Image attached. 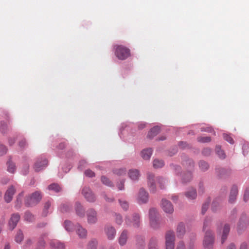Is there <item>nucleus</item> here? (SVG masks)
Instances as JSON below:
<instances>
[{
	"mask_svg": "<svg viewBox=\"0 0 249 249\" xmlns=\"http://www.w3.org/2000/svg\"><path fill=\"white\" fill-rule=\"evenodd\" d=\"M114 48L115 54L119 59L124 60L130 54L129 49L122 45L114 46Z\"/></svg>",
	"mask_w": 249,
	"mask_h": 249,
	"instance_id": "f257e3e1",
	"label": "nucleus"
},
{
	"mask_svg": "<svg viewBox=\"0 0 249 249\" xmlns=\"http://www.w3.org/2000/svg\"><path fill=\"white\" fill-rule=\"evenodd\" d=\"M42 199V195L39 191H36L26 199L25 204L28 206H33L37 204Z\"/></svg>",
	"mask_w": 249,
	"mask_h": 249,
	"instance_id": "f03ea898",
	"label": "nucleus"
},
{
	"mask_svg": "<svg viewBox=\"0 0 249 249\" xmlns=\"http://www.w3.org/2000/svg\"><path fill=\"white\" fill-rule=\"evenodd\" d=\"M48 165V161L44 157L37 158L34 164V169L35 171L39 172L44 169Z\"/></svg>",
	"mask_w": 249,
	"mask_h": 249,
	"instance_id": "7ed1b4c3",
	"label": "nucleus"
},
{
	"mask_svg": "<svg viewBox=\"0 0 249 249\" xmlns=\"http://www.w3.org/2000/svg\"><path fill=\"white\" fill-rule=\"evenodd\" d=\"M87 222L90 225L96 224L98 221L97 213L93 208L89 209L86 212Z\"/></svg>",
	"mask_w": 249,
	"mask_h": 249,
	"instance_id": "20e7f679",
	"label": "nucleus"
},
{
	"mask_svg": "<svg viewBox=\"0 0 249 249\" xmlns=\"http://www.w3.org/2000/svg\"><path fill=\"white\" fill-rule=\"evenodd\" d=\"M158 212L156 209L152 208L149 210L150 224L153 228L158 227L159 222L157 218Z\"/></svg>",
	"mask_w": 249,
	"mask_h": 249,
	"instance_id": "39448f33",
	"label": "nucleus"
},
{
	"mask_svg": "<svg viewBox=\"0 0 249 249\" xmlns=\"http://www.w3.org/2000/svg\"><path fill=\"white\" fill-rule=\"evenodd\" d=\"M149 199V195L148 192L142 188L140 189L137 196V201L139 204H143L147 203Z\"/></svg>",
	"mask_w": 249,
	"mask_h": 249,
	"instance_id": "423d86ee",
	"label": "nucleus"
},
{
	"mask_svg": "<svg viewBox=\"0 0 249 249\" xmlns=\"http://www.w3.org/2000/svg\"><path fill=\"white\" fill-rule=\"evenodd\" d=\"M175 234L173 231H169L165 235L166 249H174Z\"/></svg>",
	"mask_w": 249,
	"mask_h": 249,
	"instance_id": "0eeeda50",
	"label": "nucleus"
},
{
	"mask_svg": "<svg viewBox=\"0 0 249 249\" xmlns=\"http://www.w3.org/2000/svg\"><path fill=\"white\" fill-rule=\"evenodd\" d=\"M214 241V237L211 231H206L203 241V245L205 248H211Z\"/></svg>",
	"mask_w": 249,
	"mask_h": 249,
	"instance_id": "6e6552de",
	"label": "nucleus"
},
{
	"mask_svg": "<svg viewBox=\"0 0 249 249\" xmlns=\"http://www.w3.org/2000/svg\"><path fill=\"white\" fill-rule=\"evenodd\" d=\"M147 185L150 192L151 193H155L156 192V186L153 173L148 172L147 173Z\"/></svg>",
	"mask_w": 249,
	"mask_h": 249,
	"instance_id": "1a4fd4ad",
	"label": "nucleus"
},
{
	"mask_svg": "<svg viewBox=\"0 0 249 249\" xmlns=\"http://www.w3.org/2000/svg\"><path fill=\"white\" fill-rule=\"evenodd\" d=\"M82 194L88 202H94L95 201L96 197L89 187H84L82 190Z\"/></svg>",
	"mask_w": 249,
	"mask_h": 249,
	"instance_id": "9d476101",
	"label": "nucleus"
},
{
	"mask_svg": "<svg viewBox=\"0 0 249 249\" xmlns=\"http://www.w3.org/2000/svg\"><path fill=\"white\" fill-rule=\"evenodd\" d=\"M249 226V220L247 219V215L243 213L241 215L237 224V230L238 231L246 229Z\"/></svg>",
	"mask_w": 249,
	"mask_h": 249,
	"instance_id": "9b49d317",
	"label": "nucleus"
},
{
	"mask_svg": "<svg viewBox=\"0 0 249 249\" xmlns=\"http://www.w3.org/2000/svg\"><path fill=\"white\" fill-rule=\"evenodd\" d=\"M161 207L162 210L166 213L171 214L174 212V207L172 203L166 199L161 200Z\"/></svg>",
	"mask_w": 249,
	"mask_h": 249,
	"instance_id": "f8f14e48",
	"label": "nucleus"
},
{
	"mask_svg": "<svg viewBox=\"0 0 249 249\" xmlns=\"http://www.w3.org/2000/svg\"><path fill=\"white\" fill-rule=\"evenodd\" d=\"M184 196L189 201L196 199L197 197V192L196 189L191 187L189 188L184 193Z\"/></svg>",
	"mask_w": 249,
	"mask_h": 249,
	"instance_id": "ddd939ff",
	"label": "nucleus"
},
{
	"mask_svg": "<svg viewBox=\"0 0 249 249\" xmlns=\"http://www.w3.org/2000/svg\"><path fill=\"white\" fill-rule=\"evenodd\" d=\"M128 176L129 178L133 182L138 181L141 174L140 171L137 169H130L128 172Z\"/></svg>",
	"mask_w": 249,
	"mask_h": 249,
	"instance_id": "4468645a",
	"label": "nucleus"
},
{
	"mask_svg": "<svg viewBox=\"0 0 249 249\" xmlns=\"http://www.w3.org/2000/svg\"><path fill=\"white\" fill-rule=\"evenodd\" d=\"M75 211L76 214L80 218H84L85 215V210L82 204L79 202H76L74 206Z\"/></svg>",
	"mask_w": 249,
	"mask_h": 249,
	"instance_id": "2eb2a0df",
	"label": "nucleus"
},
{
	"mask_svg": "<svg viewBox=\"0 0 249 249\" xmlns=\"http://www.w3.org/2000/svg\"><path fill=\"white\" fill-rule=\"evenodd\" d=\"M105 232L109 240H113L116 235V230L114 227L111 226H107L105 228Z\"/></svg>",
	"mask_w": 249,
	"mask_h": 249,
	"instance_id": "dca6fc26",
	"label": "nucleus"
},
{
	"mask_svg": "<svg viewBox=\"0 0 249 249\" xmlns=\"http://www.w3.org/2000/svg\"><path fill=\"white\" fill-rule=\"evenodd\" d=\"M20 219V216L18 213H14L11 215L9 221V228L13 230L17 226Z\"/></svg>",
	"mask_w": 249,
	"mask_h": 249,
	"instance_id": "f3484780",
	"label": "nucleus"
},
{
	"mask_svg": "<svg viewBox=\"0 0 249 249\" xmlns=\"http://www.w3.org/2000/svg\"><path fill=\"white\" fill-rule=\"evenodd\" d=\"M15 193V189L13 186L10 187L5 192L4 195V199L7 203L10 202L13 198V196Z\"/></svg>",
	"mask_w": 249,
	"mask_h": 249,
	"instance_id": "a211bd4d",
	"label": "nucleus"
},
{
	"mask_svg": "<svg viewBox=\"0 0 249 249\" xmlns=\"http://www.w3.org/2000/svg\"><path fill=\"white\" fill-rule=\"evenodd\" d=\"M230 230V226L228 224H225L222 229V235L221 238V244H223L226 240Z\"/></svg>",
	"mask_w": 249,
	"mask_h": 249,
	"instance_id": "6ab92c4d",
	"label": "nucleus"
},
{
	"mask_svg": "<svg viewBox=\"0 0 249 249\" xmlns=\"http://www.w3.org/2000/svg\"><path fill=\"white\" fill-rule=\"evenodd\" d=\"M76 232L81 238H85L87 235V231L80 225H77L76 228Z\"/></svg>",
	"mask_w": 249,
	"mask_h": 249,
	"instance_id": "aec40b11",
	"label": "nucleus"
},
{
	"mask_svg": "<svg viewBox=\"0 0 249 249\" xmlns=\"http://www.w3.org/2000/svg\"><path fill=\"white\" fill-rule=\"evenodd\" d=\"M238 194V189L237 187L236 186H233L231 188L230 192V198H229V202L230 203H233L236 198Z\"/></svg>",
	"mask_w": 249,
	"mask_h": 249,
	"instance_id": "412c9836",
	"label": "nucleus"
},
{
	"mask_svg": "<svg viewBox=\"0 0 249 249\" xmlns=\"http://www.w3.org/2000/svg\"><path fill=\"white\" fill-rule=\"evenodd\" d=\"M50 246L55 249H65V245L57 240H53L50 242Z\"/></svg>",
	"mask_w": 249,
	"mask_h": 249,
	"instance_id": "4be33fe9",
	"label": "nucleus"
},
{
	"mask_svg": "<svg viewBox=\"0 0 249 249\" xmlns=\"http://www.w3.org/2000/svg\"><path fill=\"white\" fill-rule=\"evenodd\" d=\"M185 232V225L183 223H180L177 228V233L178 237L181 238Z\"/></svg>",
	"mask_w": 249,
	"mask_h": 249,
	"instance_id": "5701e85b",
	"label": "nucleus"
},
{
	"mask_svg": "<svg viewBox=\"0 0 249 249\" xmlns=\"http://www.w3.org/2000/svg\"><path fill=\"white\" fill-rule=\"evenodd\" d=\"M127 240V232L124 230L119 238V243L121 246L124 245Z\"/></svg>",
	"mask_w": 249,
	"mask_h": 249,
	"instance_id": "b1692460",
	"label": "nucleus"
},
{
	"mask_svg": "<svg viewBox=\"0 0 249 249\" xmlns=\"http://www.w3.org/2000/svg\"><path fill=\"white\" fill-rule=\"evenodd\" d=\"M152 154V150L151 148H148L143 150L141 152V156L143 159L145 160H149Z\"/></svg>",
	"mask_w": 249,
	"mask_h": 249,
	"instance_id": "393cba45",
	"label": "nucleus"
},
{
	"mask_svg": "<svg viewBox=\"0 0 249 249\" xmlns=\"http://www.w3.org/2000/svg\"><path fill=\"white\" fill-rule=\"evenodd\" d=\"M160 128L158 126L153 127L148 132V137L149 138H152L156 136L160 132Z\"/></svg>",
	"mask_w": 249,
	"mask_h": 249,
	"instance_id": "a878e982",
	"label": "nucleus"
},
{
	"mask_svg": "<svg viewBox=\"0 0 249 249\" xmlns=\"http://www.w3.org/2000/svg\"><path fill=\"white\" fill-rule=\"evenodd\" d=\"M64 227L65 230L69 231H72L74 230V225L69 220H65L64 223Z\"/></svg>",
	"mask_w": 249,
	"mask_h": 249,
	"instance_id": "bb28decb",
	"label": "nucleus"
},
{
	"mask_svg": "<svg viewBox=\"0 0 249 249\" xmlns=\"http://www.w3.org/2000/svg\"><path fill=\"white\" fill-rule=\"evenodd\" d=\"M24 239V235L21 230H18L15 237V241L18 243H21Z\"/></svg>",
	"mask_w": 249,
	"mask_h": 249,
	"instance_id": "cd10ccee",
	"label": "nucleus"
},
{
	"mask_svg": "<svg viewBox=\"0 0 249 249\" xmlns=\"http://www.w3.org/2000/svg\"><path fill=\"white\" fill-rule=\"evenodd\" d=\"M153 165L155 168H160L164 165V162L161 160L155 159L153 161Z\"/></svg>",
	"mask_w": 249,
	"mask_h": 249,
	"instance_id": "c85d7f7f",
	"label": "nucleus"
},
{
	"mask_svg": "<svg viewBox=\"0 0 249 249\" xmlns=\"http://www.w3.org/2000/svg\"><path fill=\"white\" fill-rule=\"evenodd\" d=\"M133 226L134 227H138L140 223V217L138 214L135 213L133 216Z\"/></svg>",
	"mask_w": 249,
	"mask_h": 249,
	"instance_id": "c756f323",
	"label": "nucleus"
},
{
	"mask_svg": "<svg viewBox=\"0 0 249 249\" xmlns=\"http://www.w3.org/2000/svg\"><path fill=\"white\" fill-rule=\"evenodd\" d=\"M51 205V202L49 201L46 202L45 203L42 212V215L44 216H47V215L49 213V209L50 208Z\"/></svg>",
	"mask_w": 249,
	"mask_h": 249,
	"instance_id": "7c9ffc66",
	"label": "nucleus"
},
{
	"mask_svg": "<svg viewBox=\"0 0 249 249\" xmlns=\"http://www.w3.org/2000/svg\"><path fill=\"white\" fill-rule=\"evenodd\" d=\"M199 167L202 171H206L209 167L208 163L203 160H201L199 162Z\"/></svg>",
	"mask_w": 249,
	"mask_h": 249,
	"instance_id": "2f4dec72",
	"label": "nucleus"
},
{
	"mask_svg": "<svg viewBox=\"0 0 249 249\" xmlns=\"http://www.w3.org/2000/svg\"><path fill=\"white\" fill-rule=\"evenodd\" d=\"M157 180L160 185V189H163L165 188V186L166 183V180L165 179L162 177H158L157 178Z\"/></svg>",
	"mask_w": 249,
	"mask_h": 249,
	"instance_id": "473e14b6",
	"label": "nucleus"
},
{
	"mask_svg": "<svg viewBox=\"0 0 249 249\" xmlns=\"http://www.w3.org/2000/svg\"><path fill=\"white\" fill-rule=\"evenodd\" d=\"M97 245V241L95 239H92L89 243L87 249H96Z\"/></svg>",
	"mask_w": 249,
	"mask_h": 249,
	"instance_id": "72a5a7b5",
	"label": "nucleus"
},
{
	"mask_svg": "<svg viewBox=\"0 0 249 249\" xmlns=\"http://www.w3.org/2000/svg\"><path fill=\"white\" fill-rule=\"evenodd\" d=\"M8 167L7 171L11 173H14L16 170L15 164L11 161L9 160L7 163Z\"/></svg>",
	"mask_w": 249,
	"mask_h": 249,
	"instance_id": "f704fd0d",
	"label": "nucleus"
},
{
	"mask_svg": "<svg viewBox=\"0 0 249 249\" xmlns=\"http://www.w3.org/2000/svg\"><path fill=\"white\" fill-rule=\"evenodd\" d=\"M102 182L108 186V187H112L113 186V183L111 182V181L107 177L105 176H102L101 178Z\"/></svg>",
	"mask_w": 249,
	"mask_h": 249,
	"instance_id": "c9c22d12",
	"label": "nucleus"
},
{
	"mask_svg": "<svg viewBox=\"0 0 249 249\" xmlns=\"http://www.w3.org/2000/svg\"><path fill=\"white\" fill-rule=\"evenodd\" d=\"M48 189L53 191L55 192H58L60 191L61 188L57 184H52L48 186Z\"/></svg>",
	"mask_w": 249,
	"mask_h": 249,
	"instance_id": "e433bc0d",
	"label": "nucleus"
},
{
	"mask_svg": "<svg viewBox=\"0 0 249 249\" xmlns=\"http://www.w3.org/2000/svg\"><path fill=\"white\" fill-rule=\"evenodd\" d=\"M119 202L121 208L124 211H127L129 207L128 203L124 200L119 199Z\"/></svg>",
	"mask_w": 249,
	"mask_h": 249,
	"instance_id": "4c0bfd02",
	"label": "nucleus"
},
{
	"mask_svg": "<svg viewBox=\"0 0 249 249\" xmlns=\"http://www.w3.org/2000/svg\"><path fill=\"white\" fill-rule=\"evenodd\" d=\"M126 172L125 168H119L114 170V173L119 176H122L125 175Z\"/></svg>",
	"mask_w": 249,
	"mask_h": 249,
	"instance_id": "58836bf2",
	"label": "nucleus"
},
{
	"mask_svg": "<svg viewBox=\"0 0 249 249\" xmlns=\"http://www.w3.org/2000/svg\"><path fill=\"white\" fill-rule=\"evenodd\" d=\"M24 219L28 222H32L34 220V217L30 212H26L24 215Z\"/></svg>",
	"mask_w": 249,
	"mask_h": 249,
	"instance_id": "ea45409f",
	"label": "nucleus"
},
{
	"mask_svg": "<svg viewBox=\"0 0 249 249\" xmlns=\"http://www.w3.org/2000/svg\"><path fill=\"white\" fill-rule=\"evenodd\" d=\"M215 151L220 158L224 159L225 158V153H224L223 151L221 149L219 146L216 147Z\"/></svg>",
	"mask_w": 249,
	"mask_h": 249,
	"instance_id": "a19ab883",
	"label": "nucleus"
},
{
	"mask_svg": "<svg viewBox=\"0 0 249 249\" xmlns=\"http://www.w3.org/2000/svg\"><path fill=\"white\" fill-rule=\"evenodd\" d=\"M197 141L200 142H208L211 141L210 137H199L197 138Z\"/></svg>",
	"mask_w": 249,
	"mask_h": 249,
	"instance_id": "79ce46f5",
	"label": "nucleus"
},
{
	"mask_svg": "<svg viewBox=\"0 0 249 249\" xmlns=\"http://www.w3.org/2000/svg\"><path fill=\"white\" fill-rule=\"evenodd\" d=\"M183 164L185 165H187L188 164L189 166L190 167L189 169H190L193 168L194 166V163L193 160L190 159H188L184 161L183 162Z\"/></svg>",
	"mask_w": 249,
	"mask_h": 249,
	"instance_id": "37998d69",
	"label": "nucleus"
},
{
	"mask_svg": "<svg viewBox=\"0 0 249 249\" xmlns=\"http://www.w3.org/2000/svg\"><path fill=\"white\" fill-rule=\"evenodd\" d=\"M201 131L202 132H212L213 131V128L208 126V125L204 126H201L200 127Z\"/></svg>",
	"mask_w": 249,
	"mask_h": 249,
	"instance_id": "c03bdc74",
	"label": "nucleus"
},
{
	"mask_svg": "<svg viewBox=\"0 0 249 249\" xmlns=\"http://www.w3.org/2000/svg\"><path fill=\"white\" fill-rule=\"evenodd\" d=\"M224 139L229 142L231 144H233L234 143V141L233 139L229 135L226 134H223Z\"/></svg>",
	"mask_w": 249,
	"mask_h": 249,
	"instance_id": "a18cd8bd",
	"label": "nucleus"
},
{
	"mask_svg": "<svg viewBox=\"0 0 249 249\" xmlns=\"http://www.w3.org/2000/svg\"><path fill=\"white\" fill-rule=\"evenodd\" d=\"M115 221L119 225H121L123 222L122 216L119 214H115Z\"/></svg>",
	"mask_w": 249,
	"mask_h": 249,
	"instance_id": "49530a36",
	"label": "nucleus"
},
{
	"mask_svg": "<svg viewBox=\"0 0 249 249\" xmlns=\"http://www.w3.org/2000/svg\"><path fill=\"white\" fill-rule=\"evenodd\" d=\"M32 243V241L31 239H28L26 240V241L25 242L24 245L22 246V249H27L28 247L31 246Z\"/></svg>",
	"mask_w": 249,
	"mask_h": 249,
	"instance_id": "de8ad7c7",
	"label": "nucleus"
},
{
	"mask_svg": "<svg viewBox=\"0 0 249 249\" xmlns=\"http://www.w3.org/2000/svg\"><path fill=\"white\" fill-rule=\"evenodd\" d=\"M85 174L87 177H93L95 176V174L90 170H87L85 172Z\"/></svg>",
	"mask_w": 249,
	"mask_h": 249,
	"instance_id": "09e8293b",
	"label": "nucleus"
},
{
	"mask_svg": "<svg viewBox=\"0 0 249 249\" xmlns=\"http://www.w3.org/2000/svg\"><path fill=\"white\" fill-rule=\"evenodd\" d=\"M209 203H207V202H206L205 203H204L202 205V213L203 214H204L205 212L207 211V210H208V207H209Z\"/></svg>",
	"mask_w": 249,
	"mask_h": 249,
	"instance_id": "8fccbe9b",
	"label": "nucleus"
},
{
	"mask_svg": "<svg viewBox=\"0 0 249 249\" xmlns=\"http://www.w3.org/2000/svg\"><path fill=\"white\" fill-rule=\"evenodd\" d=\"M6 148L2 144H0V156L3 155L6 152Z\"/></svg>",
	"mask_w": 249,
	"mask_h": 249,
	"instance_id": "3c124183",
	"label": "nucleus"
},
{
	"mask_svg": "<svg viewBox=\"0 0 249 249\" xmlns=\"http://www.w3.org/2000/svg\"><path fill=\"white\" fill-rule=\"evenodd\" d=\"M124 180H122L121 182L117 184L118 188L119 190H123L124 189Z\"/></svg>",
	"mask_w": 249,
	"mask_h": 249,
	"instance_id": "603ef678",
	"label": "nucleus"
},
{
	"mask_svg": "<svg viewBox=\"0 0 249 249\" xmlns=\"http://www.w3.org/2000/svg\"><path fill=\"white\" fill-rule=\"evenodd\" d=\"M47 235L45 234H44L41 235V236L39 239V245L40 246L43 247L44 246L45 242L43 240V238H44V237H45Z\"/></svg>",
	"mask_w": 249,
	"mask_h": 249,
	"instance_id": "864d4df0",
	"label": "nucleus"
},
{
	"mask_svg": "<svg viewBox=\"0 0 249 249\" xmlns=\"http://www.w3.org/2000/svg\"><path fill=\"white\" fill-rule=\"evenodd\" d=\"M102 196H103V197L105 198V199L106 200V201L107 202H113L114 201V198H109V197H108L107 196V195L105 193H103L102 194Z\"/></svg>",
	"mask_w": 249,
	"mask_h": 249,
	"instance_id": "5fc2aeb1",
	"label": "nucleus"
},
{
	"mask_svg": "<svg viewBox=\"0 0 249 249\" xmlns=\"http://www.w3.org/2000/svg\"><path fill=\"white\" fill-rule=\"evenodd\" d=\"M211 150L209 148H204L202 151V154L205 156H208L211 154Z\"/></svg>",
	"mask_w": 249,
	"mask_h": 249,
	"instance_id": "6e6d98bb",
	"label": "nucleus"
},
{
	"mask_svg": "<svg viewBox=\"0 0 249 249\" xmlns=\"http://www.w3.org/2000/svg\"><path fill=\"white\" fill-rule=\"evenodd\" d=\"M249 198V191L247 190L245 191L244 194V200L245 201H247Z\"/></svg>",
	"mask_w": 249,
	"mask_h": 249,
	"instance_id": "4d7b16f0",
	"label": "nucleus"
},
{
	"mask_svg": "<svg viewBox=\"0 0 249 249\" xmlns=\"http://www.w3.org/2000/svg\"><path fill=\"white\" fill-rule=\"evenodd\" d=\"M70 207L67 205H63L61 207V211L63 212H66L69 211Z\"/></svg>",
	"mask_w": 249,
	"mask_h": 249,
	"instance_id": "13d9d810",
	"label": "nucleus"
},
{
	"mask_svg": "<svg viewBox=\"0 0 249 249\" xmlns=\"http://www.w3.org/2000/svg\"><path fill=\"white\" fill-rule=\"evenodd\" d=\"M186 176H187V178L185 179V178H183V181L184 182L189 181L192 178V174L190 173H188Z\"/></svg>",
	"mask_w": 249,
	"mask_h": 249,
	"instance_id": "bf43d9fd",
	"label": "nucleus"
},
{
	"mask_svg": "<svg viewBox=\"0 0 249 249\" xmlns=\"http://www.w3.org/2000/svg\"><path fill=\"white\" fill-rule=\"evenodd\" d=\"M177 249H185L184 243L182 241L179 242L177 247Z\"/></svg>",
	"mask_w": 249,
	"mask_h": 249,
	"instance_id": "052dcab7",
	"label": "nucleus"
},
{
	"mask_svg": "<svg viewBox=\"0 0 249 249\" xmlns=\"http://www.w3.org/2000/svg\"><path fill=\"white\" fill-rule=\"evenodd\" d=\"M27 145L25 140L23 139L19 142V145L21 148L24 147Z\"/></svg>",
	"mask_w": 249,
	"mask_h": 249,
	"instance_id": "680f3d73",
	"label": "nucleus"
},
{
	"mask_svg": "<svg viewBox=\"0 0 249 249\" xmlns=\"http://www.w3.org/2000/svg\"><path fill=\"white\" fill-rule=\"evenodd\" d=\"M87 162L85 160H82L79 162V164L78 166V168L80 169H82L84 167V165L86 164Z\"/></svg>",
	"mask_w": 249,
	"mask_h": 249,
	"instance_id": "e2e57ef3",
	"label": "nucleus"
},
{
	"mask_svg": "<svg viewBox=\"0 0 249 249\" xmlns=\"http://www.w3.org/2000/svg\"><path fill=\"white\" fill-rule=\"evenodd\" d=\"M6 130V124H4L2 122H1V125L0 127V130L2 133H5Z\"/></svg>",
	"mask_w": 249,
	"mask_h": 249,
	"instance_id": "0e129e2a",
	"label": "nucleus"
},
{
	"mask_svg": "<svg viewBox=\"0 0 249 249\" xmlns=\"http://www.w3.org/2000/svg\"><path fill=\"white\" fill-rule=\"evenodd\" d=\"M240 249H248L247 244L246 243H243L241 244Z\"/></svg>",
	"mask_w": 249,
	"mask_h": 249,
	"instance_id": "69168bd1",
	"label": "nucleus"
},
{
	"mask_svg": "<svg viewBox=\"0 0 249 249\" xmlns=\"http://www.w3.org/2000/svg\"><path fill=\"white\" fill-rule=\"evenodd\" d=\"M145 126V124L144 123H140L138 124V127L140 129H142Z\"/></svg>",
	"mask_w": 249,
	"mask_h": 249,
	"instance_id": "338daca9",
	"label": "nucleus"
},
{
	"mask_svg": "<svg viewBox=\"0 0 249 249\" xmlns=\"http://www.w3.org/2000/svg\"><path fill=\"white\" fill-rule=\"evenodd\" d=\"M227 249H236V247L234 244L231 243L228 246Z\"/></svg>",
	"mask_w": 249,
	"mask_h": 249,
	"instance_id": "774afa93",
	"label": "nucleus"
}]
</instances>
